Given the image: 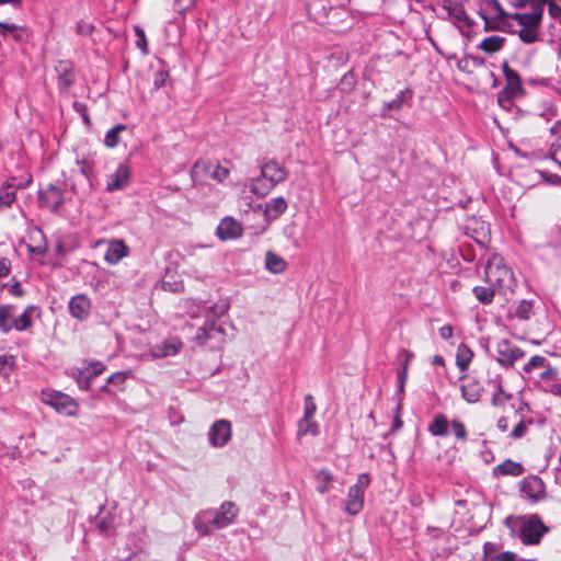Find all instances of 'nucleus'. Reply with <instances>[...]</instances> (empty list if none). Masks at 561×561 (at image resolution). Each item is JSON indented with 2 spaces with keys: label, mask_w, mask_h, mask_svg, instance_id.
Listing matches in <instances>:
<instances>
[{
  "label": "nucleus",
  "mask_w": 561,
  "mask_h": 561,
  "mask_svg": "<svg viewBox=\"0 0 561 561\" xmlns=\"http://www.w3.org/2000/svg\"><path fill=\"white\" fill-rule=\"evenodd\" d=\"M239 510L231 501L224 502L219 510L201 511L193 520L194 528L201 536H206L213 529H221L231 525L237 518Z\"/></svg>",
  "instance_id": "f257e3e1"
},
{
  "label": "nucleus",
  "mask_w": 561,
  "mask_h": 561,
  "mask_svg": "<svg viewBox=\"0 0 561 561\" xmlns=\"http://www.w3.org/2000/svg\"><path fill=\"white\" fill-rule=\"evenodd\" d=\"M556 0H530L529 12H516L512 18L518 25L519 39L525 44H534L539 41V30L542 21L543 8L546 3Z\"/></svg>",
  "instance_id": "f03ea898"
},
{
  "label": "nucleus",
  "mask_w": 561,
  "mask_h": 561,
  "mask_svg": "<svg viewBox=\"0 0 561 561\" xmlns=\"http://www.w3.org/2000/svg\"><path fill=\"white\" fill-rule=\"evenodd\" d=\"M486 283L493 286L499 295L513 293L515 279L512 271L503 263L500 255H493L485 265Z\"/></svg>",
  "instance_id": "7ed1b4c3"
},
{
  "label": "nucleus",
  "mask_w": 561,
  "mask_h": 561,
  "mask_svg": "<svg viewBox=\"0 0 561 561\" xmlns=\"http://www.w3.org/2000/svg\"><path fill=\"white\" fill-rule=\"evenodd\" d=\"M38 314V308L34 305L27 306L19 316H16L15 306L0 305V331L2 333H9L13 329L25 331L33 325L34 317Z\"/></svg>",
  "instance_id": "20e7f679"
},
{
  "label": "nucleus",
  "mask_w": 561,
  "mask_h": 561,
  "mask_svg": "<svg viewBox=\"0 0 561 561\" xmlns=\"http://www.w3.org/2000/svg\"><path fill=\"white\" fill-rule=\"evenodd\" d=\"M41 400L43 403L55 409L58 413L67 416H75L78 412L77 401L59 391L44 390L41 393Z\"/></svg>",
  "instance_id": "39448f33"
},
{
  "label": "nucleus",
  "mask_w": 561,
  "mask_h": 561,
  "mask_svg": "<svg viewBox=\"0 0 561 561\" xmlns=\"http://www.w3.org/2000/svg\"><path fill=\"white\" fill-rule=\"evenodd\" d=\"M370 483L368 473H360L357 481L348 490L345 510L350 515H357L364 506L365 491Z\"/></svg>",
  "instance_id": "423d86ee"
},
{
  "label": "nucleus",
  "mask_w": 561,
  "mask_h": 561,
  "mask_svg": "<svg viewBox=\"0 0 561 561\" xmlns=\"http://www.w3.org/2000/svg\"><path fill=\"white\" fill-rule=\"evenodd\" d=\"M443 10L447 13V19L461 32L468 35L473 20L467 14L463 5L455 0H444Z\"/></svg>",
  "instance_id": "0eeeda50"
},
{
  "label": "nucleus",
  "mask_w": 561,
  "mask_h": 561,
  "mask_svg": "<svg viewBox=\"0 0 561 561\" xmlns=\"http://www.w3.org/2000/svg\"><path fill=\"white\" fill-rule=\"evenodd\" d=\"M547 531L540 518L531 515L523 520L519 528V537L525 545H536Z\"/></svg>",
  "instance_id": "6e6552de"
},
{
  "label": "nucleus",
  "mask_w": 561,
  "mask_h": 561,
  "mask_svg": "<svg viewBox=\"0 0 561 561\" xmlns=\"http://www.w3.org/2000/svg\"><path fill=\"white\" fill-rule=\"evenodd\" d=\"M496 352L497 363L506 368L513 367L514 364L525 355L523 350L515 346L506 339H502L496 343Z\"/></svg>",
  "instance_id": "1a4fd4ad"
},
{
  "label": "nucleus",
  "mask_w": 561,
  "mask_h": 561,
  "mask_svg": "<svg viewBox=\"0 0 561 561\" xmlns=\"http://www.w3.org/2000/svg\"><path fill=\"white\" fill-rule=\"evenodd\" d=\"M232 436L231 423L227 420H217L208 432V442L215 448L224 447Z\"/></svg>",
  "instance_id": "9d476101"
},
{
  "label": "nucleus",
  "mask_w": 561,
  "mask_h": 561,
  "mask_svg": "<svg viewBox=\"0 0 561 561\" xmlns=\"http://www.w3.org/2000/svg\"><path fill=\"white\" fill-rule=\"evenodd\" d=\"M531 378L536 379V382L542 390L561 396V383L558 381V370L549 364Z\"/></svg>",
  "instance_id": "9b49d317"
},
{
  "label": "nucleus",
  "mask_w": 561,
  "mask_h": 561,
  "mask_svg": "<svg viewBox=\"0 0 561 561\" xmlns=\"http://www.w3.org/2000/svg\"><path fill=\"white\" fill-rule=\"evenodd\" d=\"M105 243L104 240L98 242V244ZM107 249L104 254V260L111 265L118 264L124 257L128 256L129 248L122 239H112L106 241Z\"/></svg>",
  "instance_id": "f8f14e48"
},
{
  "label": "nucleus",
  "mask_w": 561,
  "mask_h": 561,
  "mask_svg": "<svg viewBox=\"0 0 561 561\" xmlns=\"http://www.w3.org/2000/svg\"><path fill=\"white\" fill-rule=\"evenodd\" d=\"M520 491L533 502H538L546 497L545 483L537 476H529L523 479Z\"/></svg>",
  "instance_id": "ddd939ff"
},
{
  "label": "nucleus",
  "mask_w": 561,
  "mask_h": 561,
  "mask_svg": "<svg viewBox=\"0 0 561 561\" xmlns=\"http://www.w3.org/2000/svg\"><path fill=\"white\" fill-rule=\"evenodd\" d=\"M130 169L126 164H119L114 173L110 174L106 180V191L116 192L126 188L130 181Z\"/></svg>",
  "instance_id": "4468645a"
},
{
  "label": "nucleus",
  "mask_w": 561,
  "mask_h": 561,
  "mask_svg": "<svg viewBox=\"0 0 561 561\" xmlns=\"http://www.w3.org/2000/svg\"><path fill=\"white\" fill-rule=\"evenodd\" d=\"M183 347V343L178 337L168 339L160 344L150 348V356L152 358H163L176 355Z\"/></svg>",
  "instance_id": "2eb2a0df"
},
{
  "label": "nucleus",
  "mask_w": 561,
  "mask_h": 561,
  "mask_svg": "<svg viewBox=\"0 0 561 561\" xmlns=\"http://www.w3.org/2000/svg\"><path fill=\"white\" fill-rule=\"evenodd\" d=\"M216 234L222 241L237 239L242 234V226L232 217H226L219 222Z\"/></svg>",
  "instance_id": "dca6fc26"
},
{
  "label": "nucleus",
  "mask_w": 561,
  "mask_h": 561,
  "mask_svg": "<svg viewBox=\"0 0 561 561\" xmlns=\"http://www.w3.org/2000/svg\"><path fill=\"white\" fill-rule=\"evenodd\" d=\"M480 15L484 22V31L512 32L518 35L516 32V30L519 28L518 25H514L512 22H508L507 19H501L482 11L480 12Z\"/></svg>",
  "instance_id": "f3484780"
},
{
  "label": "nucleus",
  "mask_w": 561,
  "mask_h": 561,
  "mask_svg": "<svg viewBox=\"0 0 561 561\" xmlns=\"http://www.w3.org/2000/svg\"><path fill=\"white\" fill-rule=\"evenodd\" d=\"M503 73L506 79L504 92L510 98L522 95L524 92L522 79L517 71L512 69L506 62L503 65Z\"/></svg>",
  "instance_id": "a211bd4d"
},
{
  "label": "nucleus",
  "mask_w": 561,
  "mask_h": 561,
  "mask_svg": "<svg viewBox=\"0 0 561 561\" xmlns=\"http://www.w3.org/2000/svg\"><path fill=\"white\" fill-rule=\"evenodd\" d=\"M261 175L276 186L286 179L287 172L277 161L272 160L262 165Z\"/></svg>",
  "instance_id": "6ab92c4d"
},
{
  "label": "nucleus",
  "mask_w": 561,
  "mask_h": 561,
  "mask_svg": "<svg viewBox=\"0 0 561 561\" xmlns=\"http://www.w3.org/2000/svg\"><path fill=\"white\" fill-rule=\"evenodd\" d=\"M91 310V301L85 295H77L69 301L70 314L79 320H85Z\"/></svg>",
  "instance_id": "aec40b11"
},
{
  "label": "nucleus",
  "mask_w": 561,
  "mask_h": 561,
  "mask_svg": "<svg viewBox=\"0 0 561 561\" xmlns=\"http://www.w3.org/2000/svg\"><path fill=\"white\" fill-rule=\"evenodd\" d=\"M39 201L46 207L57 210L64 203L62 190L55 185H49L39 194Z\"/></svg>",
  "instance_id": "412c9836"
},
{
  "label": "nucleus",
  "mask_w": 561,
  "mask_h": 561,
  "mask_svg": "<svg viewBox=\"0 0 561 561\" xmlns=\"http://www.w3.org/2000/svg\"><path fill=\"white\" fill-rule=\"evenodd\" d=\"M207 171L210 173V176L219 182L226 180L229 175V170L225 167H221L219 164H213V163H205L202 161L195 162L193 169H192V176L195 178L199 171Z\"/></svg>",
  "instance_id": "4be33fe9"
},
{
  "label": "nucleus",
  "mask_w": 561,
  "mask_h": 561,
  "mask_svg": "<svg viewBox=\"0 0 561 561\" xmlns=\"http://www.w3.org/2000/svg\"><path fill=\"white\" fill-rule=\"evenodd\" d=\"M461 396L468 403H477L482 393H483V385L480 380L471 378L468 379L461 387Z\"/></svg>",
  "instance_id": "5701e85b"
},
{
  "label": "nucleus",
  "mask_w": 561,
  "mask_h": 561,
  "mask_svg": "<svg viewBox=\"0 0 561 561\" xmlns=\"http://www.w3.org/2000/svg\"><path fill=\"white\" fill-rule=\"evenodd\" d=\"M525 409L528 410V404L527 403H522L520 407L517 410L514 411V416H520V417H519L517 424L512 430V432L508 434V437L511 439L516 440V439L523 438L528 433V427L530 425H533V420L531 419L526 420L523 416V411Z\"/></svg>",
  "instance_id": "b1692460"
},
{
  "label": "nucleus",
  "mask_w": 561,
  "mask_h": 561,
  "mask_svg": "<svg viewBox=\"0 0 561 561\" xmlns=\"http://www.w3.org/2000/svg\"><path fill=\"white\" fill-rule=\"evenodd\" d=\"M222 333L224 330L217 327L214 321H206L205 324L198 329L195 341L198 345H206L210 340Z\"/></svg>",
  "instance_id": "393cba45"
},
{
  "label": "nucleus",
  "mask_w": 561,
  "mask_h": 561,
  "mask_svg": "<svg viewBox=\"0 0 561 561\" xmlns=\"http://www.w3.org/2000/svg\"><path fill=\"white\" fill-rule=\"evenodd\" d=\"M287 209V202L284 197H276L266 203L264 216L267 220H275Z\"/></svg>",
  "instance_id": "a878e982"
},
{
  "label": "nucleus",
  "mask_w": 561,
  "mask_h": 561,
  "mask_svg": "<svg viewBox=\"0 0 561 561\" xmlns=\"http://www.w3.org/2000/svg\"><path fill=\"white\" fill-rule=\"evenodd\" d=\"M0 35L3 37L11 36L16 42H23L27 37V31L14 23L0 22Z\"/></svg>",
  "instance_id": "bb28decb"
},
{
  "label": "nucleus",
  "mask_w": 561,
  "mask_h": 561,
  "mask_svg": "<svg viewBox=\"0 0 561 561\" xmlns=\"http://www.w3.org/2000/svg\"><path fill=\"white\" fill-rule=\"evenodd\" d=\"M449 422L443 413H436L433 421L428 424V432L433 436L444 437L448 434Z\"/></svg>",
  "instance_id": "cd10ccee"
},
{
  "label": "nucleus",
  "mask_w": 561,
  "mask_h": 561,
  "mask_svg": "<svg viewBox=\"0 0 561 561\" xmlns=\"http://www.w3.org/2000/svg\"><path fill=\"white\" fill-rule=\"evenodd\" d=\"M506 42V38L499 35H492L485 37L479 45L478 49L482 50L485 54L492 55L500 51Z\"/></svg>",
  "instance_id": "c85d7f7f"
},
{
  "label": "nucleus",
  "mask_w": 561,
  "mask_h": 561,
  "mask_svg": "<svg viewBox=\"0 0 561 561\" xmlns=\"http://www.w3.org/2000/svg\"><path fill=\"white\" fill-rule=\"evenodd\" d=\"M524 472V468L519 462L511 459L503 461L493 469L494 476H512L518 477Z\"/></svg>",
  "instance_id": "c756f323"
},
{
  "label": "nucleus",
  "mask_w": 561,
  "mask_h": 561,
  "mask_svg": "<svg viewBox=\"0 0 561 561\" xmlns=\"http://www.w3.org/2000/svg\"><path fill=\"white\" fill-rule=\"evenodd\" d=\"M473 358V352L469 346L461 343L456 353V365L460 371H465L468 369L471 360Z\"/></svg>",
  "instance_id": "7c9ffc66"
},
{
  "label": "nucleus",
  "mask_w": 561,
  "mask_h": 561,
  "mask_svg": "<svg viewBox=\"0 0 561 561\" xmlns=\"http://www.w3.org/2000/svg\"><path fill=\"white\" fill-rule=\"evenodd\" d=\"M308 434L317 436L319 434V424L314 417L302 416L298 422L297 436L301 437Z\"/></svg>",
  "instance_id": "2f4dec72"
},
{
  "label": "nucleus",
  "mask_w": 561,
  "mask_h": 561,
  "mask_svg": "<svg viewBox=\"0 0 561 561\" xmlns=\"http://www.w3.org/2000/svg\"><path fill=\"white\" fill-rule=\"evenodd\" d=\"M265 266L270 272L278 274L286 270L287 264L282 256L268 251L265 255Z\"/></svg>",
  "instance_id": "473e14b6"
},
{
  "label": "nucleus",
  "mask_w": 561,
  "mask_h": 561,
  "mask_svg": "<svg viewBox=\"0 0 561 561\" xmlns=\"http://www.w3.org/2000/svg\"><path fill=\"white\" fill-rule=\"evenodd\" d=\"M105 369V366L101 362H93L88 365L84 371V382L79 379L78 383L81 388L88 389L90 386V379L101 375Z\"/></svg>",
  "instance_id": "72a5a7b5"
},
{
  "label": "nucleus",
  "mask_w": 561,
  "mask_h": 561,
  "mask_svg": "<svg viewBox=\"0 0 561 561\" xmlns=\"http://www.w3.org/2000/svg\"><path fill=\"white\" fill-rule=\"evenodd\" d=\"M473 295L478 301L483 305H489L493 301L494 296L497 294V290L489 285V286H476L473 289Z\"/></svg>",
  "instance_id": "f704fd0d"
},
{
  "label": "nucleus",
  "mask_w": 561,
  "mask_h": 561,
  "mask_svg": "<svg viewBox=\"0 0 561 561\" xmlns=\"http://www.w3.org/2000/svg\"><path fill=\"white\" fill-rule=\"evenodd\" d=\"M270 181L265 180L262 175L254 179L250 185V191L260 197H263L270 193V191L274 187Z\"/></svg>",
  "instance_id": "c9c22d12"
},
{
  "label": "nucleus",
  "mask_w": 561,
  "mask_h": 561,
  "mask_svg": "<svg viewBox=\"0 0 561 561\" xmlns=\"http://www.w3.org/2000/svg\"><path fill=\"white\" fill-rule=\"evenodd\" d=\"M15 201V192L13 185L4 183L0 187V209L11 207Z\"/></svg>",
  "instance_id": "e433bc0d"
},
{
  "label": "nucleus",
  "mask_w": 561,
  "mask_h": 561,
  "mask_svg": "<svg viewBox=\"0 0 561 561\" xmlns=\"http://www.w3.org/2000/svg\"><path fill=\"white\" fill-rule=\"evenodd\" d=\"M229 309V304L226 301H219L207 310V320L206 321H216L217 319L221 318L224 314L227 313Z\"/></svg>",
  "instance_id": "4c0bfd02"
},
{
  "label": "nucleus",
  "mask_w": 561,
  "mask_h": 561,
  "mask_svg": "<svg viewBox=\"0 0 561 561\" xmlns=\"http://www.w3.org/2000/svg\"><path fill=\"white\" fill-rule=\"evenodd\" d=\"M125 129H126V126L123 124H118V125L114 126L113 128H111L105 135L104 144L108 148H114L115 146H117V144L119 141V134L122 131H124Z\"/></svg>",
  "instance_id": "58836bf2"
},
{
  "label": "nucleus",
  "mask_w": 561,
  "mask_h": 561,
  "mask_svg": "<svg viewBox=\"0 0 561 561\" xmlns=\"http://www.w3.org/2000/svg\"><path fill=\"white\" fill-rule=\"evenodd\" d=\"M486 10H488L486 13H489L491 15L499 16L501 19H507L508 22L516 24V21L512 18V15H514L515 13H511V14L506 13L496 0L490 1L488 3Z\"/></svg>",
  "instance_id": "ea45409f"
},
{
  "label": "nucleus",
  "mask_w": 561,
  "mask_h": 561,
  "mask_svg": "<svg viewBox=\"0 0 561 561\" xmlns=\"http://www.w3.org/2000/svg\"><path fill=\"white\" fill-rule=\"evenodd\" d=\"M548 362L543 356H533L528 363L524 366V371L527 374H535L537 370H541L547 366Z\"/></svg>",
  "instance_id": "a19ab883"
},
{
  "label": "nucleus",
  "mask_w": 561,
  "mask_h": 561,
  "mask_svg": "<svg viewBox=\"0 0 561 561\" xmlns=\"http://www.w3.org/2000/svg\"><path fill=\"white\" fill-rule=\"evenodd\" d=\"M511 399H512V394L508 392H505L503 390L501 383H496V390L492 396L491 404L495 408H502Z\"/></svg>",
  "instance_id": "79ce46f5"
},
{
  "label": "nucleus",
  "mask_w": 561,
  "mask_h": 561,
  "mask_svg": "<svg viewBox=\"0 0 561 561\" xmlns=\"http://www.w3.org/2000/svg\"><path fill=\"white\" fill-rule=\"evenodd\" d=\"M317 481L319 482V484L317 486V490L321 494H324V493L329 492L330 486H331V481H332L331 472L328 471V470H320L317 473Z\"/></svg>",
  "instance_id": "37998d69"
},
{
  "label": "nucleus",
  "mask_w": 561,
  "mask_h": 561,
  "mask_svg": "<svg viewBox=\"0 0 561 561\" xmlns=\"http://www.w3.org/2000/svg\"><path fill=\"white\" fill-rule=\"evenodd\" d=\"M450 426H451L455 437L458 440L463 442L467 439L468 433H467L465 424L461 421L455 419L450 422Z\"/></svg>",
  "instance_id": "c03bdc74"
},
{
  "label": "nucleus",
  "mask_w": 561,
  "mask_h": 561,
  "mask_svg": "<svg viewBox=\"0 0 561 561\" xmlns=\"http://www.w3.org/2000/svg\"><path fill=\"white\" fill-rule=\"evenodd\" d=\"M96 528L102 535L110 536L113 533V518L111 516L100 518Z\"/></svg>",
  "instance_id": "a18cd8bd"
},
{
  "label": "nucleus",
  "mask_w": 561,
  "mask_h": 561,
  "mask_svg": "<svg viewBox=\"0 0 561 561\" xmlns=\"http://www.w3.org/2000/svg\"><path fill=\"white\" fill-rule=\"evenodd\" d=\"M317 404L311 394H307L304 399V416L314 417Z\"/></svg>",
  "instance_id": "49530a36"
},
{
  "label": "nucleus",
  "mask_w": 561,
  "mask_h": 561,
  "mask_svg": "<svg viewBox=\"0 0 561 561\" xmlns=\"http://www.w3.org/2000/svg\"><path fill=\"white\" fill-rule=\"evenodd\" d=\"M13 368V358L7 356H0V376L8 377Z\"/></svg>",
  "instance_id": "de8ad7c7"
},
{
  "label": "nucleus",
  "mask_w": 561,
  "mask_h": 561,
  "mask_svg": "<svg viewBox=\"0 0 561 561\" xmlns=\"http://www.w3.org/2000/svg\"><path fill=\"white\" fill-rule=\"evenodd\" d=\"M531 307L529 301L523 300L516 309V316L523 320L529 319Z\"/></svg>",
  "instance_id": "09e8293b"
},
{
  "label": "nucleus",
  "mask_w": 561,
  "mask_h": 561,
  "mask_svg": "<svg viewBox=\"0 0 561 561\" xmlns=\"http://www.w3.org/2000/svg\"><path fill=\"white\" fill-rule=\"evenodd\" d=\"M131 376V371H117L107 378L108 383L122 385L128 377Z\"/></svg>",
  "instance_id": "8fccbe9b"
},
{
  "label": "nucleus",
  "mask_w": 561,
  "mask_h": 561,
  "mask_svg": "<svg viewBox=\"0 0 561 561\" xmlns=\"http://www.w3.org/2000/svg\"><path fill=\"white\" fill-rule=\"evenodd\" d=\"M93 30L94 26L84 20H80L77 22L76 33L79 35L88 36L92 33Z\"/></svg>",
  "instance_id": "3c124183"
},
{
  "label": "nucleus",
  "mask_w": 561,
  "mask_h": 561,
  "mask_svg": "<svg viewBox=\"0 0 561 561\" xmlns=\"http://www.w3.org/2000/svg\"><path fill=\"white\" fill-rule=\"evenodd\" d=\"M489 233H490L489 225H486L485 222H481L480 229H479V231H477V237H473V238L479 244L482 245L488 240Z\"/></svg>",
  "instance_id": "603ef678"
},
{
  "label": "nucleus",
  "mask_w": 561,
  "mask_h": 561,
  "mask_svg": "<svg viewBox=\"0 0 561 561\" xmlns=\"http://www.w3.org/2000/svg\"><path fill=\"white\" fill-rule=\"evenodd\" d=\"M135 34L137 36V47L140 48L144 53H147V39L144 30L139 26H135Z\"/></svg>",
  "instance_id": "864d4df0"
},
{
  "label": "nucleus",
  "mask_w": 561,
  "mask_h": 561,
  "mask_svg": "<svg viewBox=\"0 0 561 561\" xmlns=\"http://www.w3.org/2000/svg\"><path fill=\"white\" fill-rule=\"evenodd\" d=\"M397 379H398V393L402 394L404 392L405 382L408 379V370H405V367H401L397 373Z\"/></svg>",
  "instance_id": "5fc2aeb1"
},
{
  "label": "nucleus",
  "mask_w": 561,
  "mask_h": 561,
  "mask_svg": "<svg viewBox=\"0 0 561 561\" xmlns=\"http://www.w3.org/2000/svg\"><path fill=\"white\" fill-rule=\"evenodd\" d=\"M518 557L516 553L511 551H505L499 554H495L491 558V561H517Z\"/></svg>",
  "instance_id": "6e6d98bb"
},
{
  "label": "nucleus",
  "mask_w": 561,
  "mask_h": 561,
  "mask_svg": "<svg viewBox=\"0 0 561 561\" xmlns=\"http://www.w3.org/2000/svg\"><path fill=\"white\" fill-rule=\"evenodd\" d=\"M403 103V93L398 95L396 99L387 103L383 107V113L391 110H399L402 106Z\"/></svg>",
  "instance_id": "4d7b16f0"
},
{
  "label": "nucleus",
  "mask_w": 561,
  "mask_h": 561,
  "mask_svg": "<svg viewBox=\"0 0 561 561\" xmlns=\"http://www.w3.org/2000/svg\"><path fill=\"white\" fill-rule=\"evenodd\" d=\"M414 354L408 350H401L399 353V358H402L403 362L401 364V367H405V370H409V365L411 360L413 359Z\"/></svg>",
  "instance_id": "13d9d810"
},
{
  "label": "nucleus",
  "mask_w": 561,
  "mask_h": 561,
  "mask_svg": "<svg viewBox=\"0 0 561 561\" xmlns=\"http://www.w3.org/2000/svg\"><path fill=\"white\" fill-rule=\"evenodd\" d=\"M169 75L168 72L165 71H158L156 75H154V80H153V85L156 89H159L161 88L162 85H164L167 79H168Z\"/></svg>",
  "instance_id": "bf43d9fd"
},
{
  "label": "nucleus",
  "mask_w": 561,
  "mask_h": 561,
  "mask_svg": "<svg viewBox=\"0 0 561 561\" xmlns=\"http://www.w3.org/2000/svg\"><path fill=\"white\" fill-rule=\"evenodd\" d=\"M11 263L8 259H0V278L7 277L10 273Z\"/></svg>",
  "instance_id": "052dcab7"
},
{
  "label": "nucleus",
  "mask_w": 561,
  "mask_h": 561,
  "mask_svg": "<svg viewBox=\"0 0 561 561\" xmlns=\"http://www.w3.org/2000/svg\"><path fill=\"white\" fill-rule=\"evenodd\" d=\"M548 4V11L549 15L552 19H558L561 16V7L557 4L556 2L547 3Z\"/></svg>",
  "instance_id": "680f3d73"
},
{
  "label": "nucleus",
  "mask_w": 561,
  "mask_h": 561,
  "mask_svg": "<svg viewBox=\"0 0 561 561\" xmlns=\"http://www.w3.org/2000/svg\"><path fill=\"white\" fill-rule=\"evenodd\" d=\"M60 81L65 87H69L73 82V75L67 69H64V73L60 76Z\"/></svg>",
  "instance_id": "e2e57ef3"
},
{
  "label": "nucleus",
  "mask_w": 561,
  "mask_h": 561,
  "mask_svg": "<svg viewBox=\"0 0 561 561\" xmlns=\"http://www.w3.org/2000/svg\"><path fill=\"white\" fill-rule=\"evenodd\" d=\"M453 327L446 324L439 329V335L443 340H449L453 336Z\"/></svg>",
  "instance_id": "0e129e2a"
},
{
  "label": "nucleus",
  "mask_w": 561,
  "mask_h": 561,
  "mask_svg": "<svg viewBox=\"0 0 561 561\" xmlns=\"http://www.w3.org/2000/svg\"><path fill=\"white\" fill-rule=\"evenodd\" d=\"M508 421H510V416H502L497 420V424H496V427L501 431V432H506L508 430Z\"/></svg>",
  "instance_id": "69168bd1"
},
{
  "label": "nucleus",
  "mask_w": 561,
  "mask_h": 561,
  "mask_svg": "<svg viewBox=\"0 0 561 561\" xmlns=\"http://www.w3.org/2000/svg\"><path fill=\"white\" fill-rule=\"evenodd\" d=\"M28 250L32 252V253H35V254H38V255H42L46 252L47 250V247L46 245H36V247H28Z\"/></svg>",
  "instance_id": "338daca9"
},
{
  "label": "nucleus",
  "mask_w": 561,
  "mask_h": 561,
  "mask_svg": "<svg viewBox=\"0 0 561 561\" xmlns=\"http://www.w3.org/2000/svg\"><path fill=\"white\" fill-rule=\"evenodd\" d=\"M10 291L15 296L22 295V288L19 283H15L14 285H12Z\"/></svg>",
  "instance_id": "774afa93"
}]
</instances>
